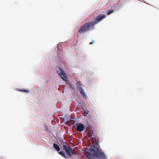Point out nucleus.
Segmentation results:
<instances>
[{
    "mask_svg": "<svg viewBox=\"0 0 159 159\" xmlns=\"http://www.w3.org/2000/svg\"><path fill=\"white\" fill-rule=\"evenodd\" d=\"M75 126L77 131L79 132L84 131L85 129L84 125L81 123L76 124Z\"/></svg>",
    "mask_w": 159,
    "mask_h": 159,
    "instance_id": "nucleus-7",
    "label": "nucleus"
},
{
    "mask_svg": "<svg viewBox=\"0 0 159 159\" xmlns=\"http://www.w3.org/2000/svg\"><path fill=\"white\" fill-rule=\"evenodd\" d=\"M62 147L63 149L65 150L66 153L70 157H71L72 155L75 154L74 149L69 145H63Z\"/></svg>",
    "mask_w": 159,
    "mask_h": 159,
    "instance_id": "nucleus-3",
    "label": "nucleus"
},
{
    "mask_svg": "<svg viewBox=\"0 0 159 159\" xmlns=\"http://www.w3.org/2000/svg\"><path fill=\"white\" fill-rule=\"evenodd\" d=\"M58 70L57 71V73L64 80L66 81L67 80V77L66 76V74L62 69L60 67H58Z\"/></svg>",
    "mask_w": 159,
    "mask_h": 159,
    "instance_id": "nucleus-4",
    "label": "nucleus"
},
{
    "mask_svg": "<svg viewBox=\"0 0 159 159\" xmlns=\"http://www.w3.org/2000/svg\"><path fill=\"white\" fill-rule=\"evenodd\" d=\"M114 12V10H111L107 12V15H109L111 13H112Z\"/></svg>",
    "mask_w": 159,
    "mask_h": 159,
    "instance_id": "nucleus-10",
    "label": "nucleus"
},
{
    "mask_svg": "<svg viewBox=\"0 0 159 159\" xmlns=\"http://www.w3.org/2000/svg\"><path fill=\"white\" fill-rule=\"evenodd\" d=\"M92 43H92V42H90V43H89V44H92Z\"/></svg>",
    "mask_w": 159,
    "mask_h": 159,
    "instance_id": "nucleus-13",
    "label": "nucleus"
},
{
    "mask_svg": "<svg viewBox=\"0 0 159 159\" xmlns=\"http://www.w3.org/2000/svg\"><path fill=\"white\" fill-rule=\"evenodd\" d=\"M24 91L26 92H29V91L28 90H24Z\"/></svg>",
    "mask_w": 159,
    "mask_h": 159,
    "instance_id": "nucleus-12",
    "label": "nucleus"
},
{
    "mask_svg": "<svg viewBox=\"0 0 159 159\" xmlns=\"http://www.w3.org/2000/svg\"><path fill=\"white\" fill-rule=\"evenodd\" d=\"M105 15H99L97 16L95 18L94 22H93L94 23V25L95 24L98 23L99 21H100L102 20L105 18Z\"/></svg>",
    "mask_w": 159,
    "mask_h": 159,
    "instance_id": "nucleus-6",
    "label": "nucleus"
},
{
    "mask_svg": "<svg viewBox=\"0 0 159 159\" xmlns=\"http://www.w3.org/2000/svg\"><path fill=\"white\" fill-rule=\"evenodd\" d=\"M93 43H94V41H93Z\"/></svg>",
    "mask_w": 159,
    "mask_h": 159,
    "instance_id": "nucleus-14",
    "label": "nucleus"
},
{
    "mask_svg": "<svg viewBox=\"0 0 159 159\" xmlns=\"http://www.w3.org/2000/svg\"><path fill=\"white\" fill-rule=\"evenodd\" d=\"M76 86L81 95L84 98H85L86 95L84 92V90L82 88L81 84L80 82H78L77 83Z\"/></svg>",
    "mask_w": 159,
    "mask_h": 159,
    "instance_id": "nucleus-5",
    "label": "nucleus"
},
{
    "mask_svg": "<svg viewBox=\"0 0 159 159\" xmlns=\"http://www.w3.org/2000/svg\"><path fill=\"white\" fill-rule=\"evenodd\" d=\"M94 27V23L93 21L89 22L81 26L79 30V32L82 33L88 31L89 30H93Z\"/></svg>",
    "mask_w": 159,
    "mask_h": 159,
    "instance_id": "nucleus-2",
    "label": "nucleus"
},
{
    "mask_svg": "<svg viewBox=\"0 0 159 159\" xmlns=\"http://www.w3.org/2000/svg\"><path fill=\"white\" fill-rule=\"evenodd\" d=\"M91 140L93 143V145L89 148H87L85 153L86 157L89 159H92L93 157H98L99 159H106V157L103 152L99 149L98 138H92Z\"/></svg>",
    "mask_w": 159,
    "mask_h": 159,
    "instance_id": "nucleus-1",
    "label": "nucleus"
},
{
    "mask_svg": "<svg viewBox=\"0 0 159 159\" xmlns=\"http://www.w3.org/2000/svg\"><path fill=\"white\" fill-rule=\"evenodd\" d=\"M88 111H85L84 113V116H87V114L88 113Z\"/></svg>",
    "mask_w": 159,
    "mask_h": 159,
    "instance_id": "nucleus-11",
    "label": "nucleus"
},
{
    "mask_svg": "<svg viewBox=\"0 0 159 159\" xmlns=\"http://www.w3.org/2000/svg\"><path fill=\"white\" fill-rule=\"evenodd\" d=\"M53 147L55 149L57 152L60 151V149L59 146L56 143H54L53 144Z\"/></svg>",
    "mask_w": 159,
    "mask_h": 159,
    "instance_id": "nucleus-8",
    "label": "nucleus"
},
{
    "mask_svg": "<svg viewBox=\"0 0 159 159\" xmlns=\"http://www.w3.org/2000/svg\"><path fill=\"white\" fill-rule=\"evenodd\" d=\"M59 154L62 156L64 158L66 159V157L65 155V154L63 151H60L59 152Z\"/></svg>",
    "mask_w": 159,
    "mask_h": 159,
    "instance_id": "nucleus-9",
    "label": "nucleus"
}]
</instances>
